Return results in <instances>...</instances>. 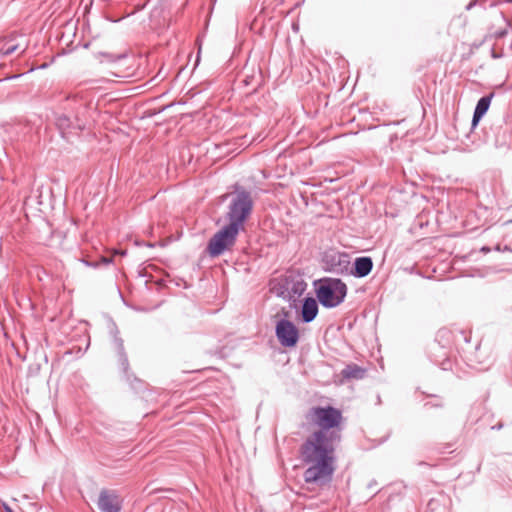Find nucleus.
Returning <instances> with one entry per match:
<instances>
[{
    "mask_svg": "<svg viewBox=\"0 0 512 512\" xmlns=\"http://www.w3.org/2000/svg\"><path fill=\"white\" fill-rule=\"evenodd\" d=\"M341 376L345 380H360L366 375V370L355 363L347 364L341 371Z\"/></svg>",
    "mask_w": 512,
    "mask_h": 512,
    "instance_id": "f3484780",
    "label": "nucleus"
},
{
    "mask_svg": "<svg viewBox=\"0 0 512 512\" xmlns=\"http://www.w3.org/2000/svg\"><path fill=\"white\" fill-rule=\"evenodd\" d=\"M425 406H431V407H442V404L441 403H430V402H427L425 404Z\"/></svg>",
    "mask_w": 512,
    "mask_h": 512,
    "instance_id": "a878e982",
    "label": "nucleus"
},
{
    "mask_svg": "<svg viewBox=\"0 0 512 512\" xmlns=\"http://www.w3.org/2000/svg\"><path fill=\"white\" fill-rule=\"evenodd\" d=\"M419 465H427L425 462H420Z\"/></svg>",
    "mask_w": 512,
    "mask_h": 512,
    "instance_id": "72a5a7b5",
    "label": "nucleus"
},
{
    "mask_svg": "<svg viewBox=\"0 0 512 512\" xmlns=\"http://www.w3.org/2000/svg\"><path fill=\"white\" fill-rule=\"evenodd\" d=\"M98 57L101 63L118 65L125 61L128 55L126 53L114 54L110 52H100Z\"/></svg>",
    "mask_w": 512,
    "mask_h": 512,
    "instance_id": "a211bd4d",
    "label": "nucleus"
},
{
    "mask_svg": "<svg viewBox=\"0 0 512 512\" xmlns=\"http://www.w3.org/2000/svg\"><path fill=\"white\" fill-rule=\"evenodd\" d=\"M376 481L375 480H371L368 485H367V488L368 489H372L375 485H376Z\"/></svg>",
    "mask_w": 512,
    "mask_h": 512,
    "instance_id": "bb28decb",
    "label": "nucleus"
},
{
    "mask_svg": "<svg viewBox=\"0 0 512 512\" xmlns=\"http://www.w3.org/2000/svg\"><path fill=\"white\" fill-rule=\"evenodd\" d=\"M373 266V260L370 256L356 257L353 262L350 261L348 275L355 278H364L371 273Z\"/></svg>",
    "mask_w": 512,
    "mask_h": 512,
    "instance_id": "4468645a",
    "label": "nucleus"
},
{
    "mask_svg": "<svg viewBox=\"0 0 512 512\" xmlns=\"http://www.w3.org/2000/svg\"><path fill=\"white\" fill-rule=\"evenodd\" d=\"M241 231L225 224L207 242L205 253L211 258H217L230 251L237 241Z\"/></svg>",
    "mask_w": 512,
    "mask_h": 512,
    "instance_id": "423d86ee",
    "label": "nucleus"
},
{
    "mask_svg": "<svg viewBox=\"0 0 512 512\" xmlns=\"http://www.w3.org/2000/svg\"><path fill=\"white\" fill-rule=\"evenodd\" d=\"M108 334L111 338L112 347L117 355L118 365L121 369L123 377L136 393H140L141 391L145 390V382L137 378L130 371V364L127 352L124 347V340L120 336V331L116 323L111 318L108 321Z\"/></svg>",
    "mask_w": 512,
    "mask_h": 512,
    "instance_id": "39448f33",
    "label": "nucleus"
},
{
    "mask_svg": "<svg viewBox=\"0 0 512 512\" xmlns=\"http://www.w3.org/2000/svg\"><path fill=\"white\" fill-rule=\"evenodd\" d=\"M63 109L65 113H69L70 115H74L78 110L79 117H81L82 112L85 110V105L78 94H70L65 99Z\"/></svg>",
    "mask_w": 512,
    "mask_h": 512,
    "instance_id": "dca6fc26",
    "label": "nucleus"
},
{
    "mask_svg": "<svg viewBox=\"0 0 512 512\" xmlns=\"http://www.w3.org/2000/svg\"><path fill=\"white\" fill-rule=\"evenodd\" d=\"M228 197L231 199L225 214L226 224L243 231L254 207L252 194L239 184H235L233 191L224 195V198Z\"/></svg>",
    "mask_w": 512,
    "mask_h": 512,
    "instance_id": "f03ea898",
    "label": "nucleus"
},
{
    "mask_svg": "<svg viewBox=\"0 0 512 512\" xmlns=\"http://www.w3.org/2000/svg\"><path fill=\"white\" fill-rule=\"evenodd\" d=\"M81 262L87 267H91V268L100 267V263L97 261H90V260L83 258V259H81Z\"/></svg>",
    "mask_w": 512,
    "mask_h": 512,
    "instance_id": "aec40b11",
    "label": "nucleus"
},
{
    "mask_svg": "<svg viewBox=\"0 0 512 512\" xmlns=\"http://www.w3.org/2000/svg\"><path fill=\"white\" fill-rule=\"evenodd\" d=\"M307 420L317 426L300 445L301 460L308 467L303 472L307 484L329 485L335 472L336 449L342 441V411L334 406H314Z\"/></svg>",
    "mask_w": 512,
    "mask_h": 512,
    "instance_id": "f257e3e1",
    "label": "nucleus"
},
{
    "mask_svg": "<svg viewBox=\"0 0 512 512\" xmlns=\"http://www.w3.org/2000/svg\"><path fill=\"white\" fill-rule=\"evenodd\" d=\"M503 20L507 22V25H509V22L507 21L506 17L503 16Z\"/></svg>",
    "mask_w": 512,
    "mask_h": 512,
    "instance_id": "2f4dec72",
    "label": "nucleus"
},
{
    "mask_svg": "<svg viewBox=\"0 0 512 512\" xmlns=\"http://www.w3.org/2000/svg\"><path fill=\"white\" fill-rule=\"evenodd\" d=\"M504 427V423L502 421H499L497 424L492 426L493 430H501Z\"/></svg>",
    "mask_w": 512,
    "mask_h": 512,
    "instance_id": "b1692460",
    "label": "nucleus"
},
{
    "mask_svg": "<svg viewBox=\"0 0 512 512\" xmlns=\"http://www.w3.org/2000/svg\"><path fill=\"white\" fill-rule=\"evenodd\" d=\"M307 289V283L303 274L299 271H287L284 275L276 278L272 284V292L279 298L287 300L291 309L298 310L297 299Z\"/></svg>",
    "mask_w": 512,
    "mask_h": 512,
    "instance_id": "7ed1b4c3",
    "label": "nucleus"
},
{
    "mask_svg": "<svg viewBox=\"0 0 512 512\" xmlns=\"http://www.w3.org/2000/svg\"><path fill=\"white\" fill-rule=\"evenodd\" d=\"M449 334L450 331L446 329L439 330L435 340L429 345L428 350L430 360L445 371L452 368V362L449 358L448 350L449 340L447 339L445 343H442L440 339H444Z\"/></svg>",
    "mask_w": 512,
    "mask_h": 512,
    "instance_id": "9d476101",
    "label": "nucleus"
},
{
    "mask_svg": "<svg viewBox=\"0 0 512 512\" xmlns=\"http://www.w3.org/2000/svg\"><path fill=\"white\" fill-rule=\"evenodd\" d=\"M461 335L465 341V346L461 347L459 353L466 365L476 371L488 370L493 360L490 356L483 354L480 342H477L475 346L472 347L468 336L464 332H462Z\"/></svg>",
    "mask_w": 512,
    "mask_h": 512,
    "instance_id": "6e6552de",
    "label": "nucleus"
},
{
    "mask_svg": "<svg viewBox=\"0 0 512 512\" xmlns=\"http://www.w3.org/2000/svg\"><path fill=\"white\" fill-rule=\"evenodd\" d=\"M495 249H496V250H498V251H500V247H499V245H497V246L495 247Z\"/></svg>",
    "mask_w": 512,
    "mask_h": 512,
    "instance_id": "473e14b6",
    "label": "nucleus"
},
{
    "mask_svg": "<svg viewBox=\"0 0 512 512\" xmlns=\"http://www.w3.org/2000/svg\"><path fill=\"white\" fill-rule=\"evenodd\" d=\"M4 509H5V512H14L13 509L11 507H9L8 505H5Z\"/></svg>",
    "mask_w": 512,
    "mask_h": 512,
    "instance_id": "c85d7f7f",
    "label": "nucleus"
},
{
    "mask_svg": "<svg viewBox=\"0 0 512 512\" xmlns=\"http://www.w3.org/2000/svg\"><path fill=\"white\" fill-rule=\"evenodd\" d=\"M55 125L63 136L65 133H70L73 130L83 131L85 129V123L82 118L79 117L78 110L74 115L65 112L58 114L55 118Z\"/></svg>",
    "mask_w": 512,
    "mask_h": 512,
    "instance_id": "f8f14e48",
    "label": "nucleus"
},
{
    "mask_svg": "<svg viewBox=\"0 0 512 512\" xmlns=\"http://www.w3.org/2000/svg\"><path fill=\"white\" fill-rule=\"evenodd\" d=\"M318 303L317 297L314 298L308 295L303 298L300 307L296 310L299 311V320L302 323H310L317 317L319 312Z\"/></svg>",
    "mask_w": 512,
    "mask_h": 512,
    "instance_id": "ddd939ff",
    "label": "nucleus"
},
{
    "mask_svg": "<svg viewBox=\"0 0 512 512\" xmlns=\"http://www.w3.org/2000/svg\"><path fill=\"white\" fill-rule=\"evenodd\" d=\"M495 96L494 92L482 96L476 103L474 108L472 120H471V131L476 129L482 118L486 115L491 105V101Z\"/></svg>",
    "mask_w": 512,
    "mask_h": 512,
    "instance_id": "2eb2a0df",
    "label": "nucleus"
},
{
    "mask_svg": "<svg viewBox=\"0 0 512 512\" xmlns=\"http://www.w3.org/2000/svg\"><path fill=\"white\" fill-rule=\"evenodd\" d=\"M480 0H472L470 1L467 6H466V10H471L473 7H475L478 3H479Z\"/></svg>",
    "mask_w": 512,
    "mask_h": 512,
    "instance_id": "5701e85b",
    "label": "nucleus"
},
{
    "mask_svg": "<svg viewBox=\"0 0 512 512\" xmlns=\"http://www.w3.org/2000/svg\"><path fill=\"white\" fill-rule=\"evenodd\" d=\"M100 263V265H109L111 263H113V258L112 257H107V256H101L100 259L97 261Z\"/></svg>",
    "mask_w": 512,
    "mask_h": 512,
    "instance_id": "4be33fe9",
    "label": "nucleus"
},
{
    "mask_svg": "<svg viewBox=\"0 0 512 512\" xmlns=\"http://www.w3.org/2000/svg\"><path fill=\"white\" fill-rule=\"evenodd\" d=\"M17 48H18V45L2 47V48H0V54L2 56H9V55L13 54L17 50Z\"/></svg>",
    "mask_w": 512,
    "mask_h": 512,
    "instance_id": "6ab92c4d",
    "label": "nucleus"
},
{
    "mask_svg": "<svg viewBox=\"0 0 512 512\" xmlns=\"http://www.w3.org/2000/svg\"><path fill=\"white\" fill-rule=\"evenodd\" d=\"M283 318L275 323V336L279 344L284 348H294L300 339V332L295 323L289 319L288 312L283 310Z\"/></svg>",
    "mask_w": 512,
    "mask_h": 512,
    "instance_id": "1a4fd4ad",
    "label": "nucleus"
},
{
    "mask_svg": "<svg viewBox=\"0 0 512 512\" xmlns=\"http://www.w3.org/2000/svg\"><path fill=\"white\" fill-rule=\"evenodd\" d=\"M351 255L336 248L326 249L321 253L322 269L331 274L347 276Z\"/></svg>",
    "mask_w": 512,
    "mask_h": 512,
    "instance_id": "0eeeda50",
    "label": "nucleus"
},
{
    "mask_svg": "<svg viewBox=\"0 0 512 512\" xmlns=\"http://www.w3.org/2000/svg\"><path fill=\"white\" fill-rule=\"evenodd\" d=\"M507 33H508L507 28H504V29L497 30V31L493 34V36H494V38H496V39H501V38H504V37L507 35Z\"/></svg>",
    "mask_w": 512,
    "mask_h": 512,
    "instance_id": "412c9836",
    "label": "nucleus"
},
{
    "mask_svg": "<svg viewBox=\"0 0 512 512\" xmlns=\"http://www.w3.org/2000/svg\"><path fill=\"white\" fill-rule=\"evenodd\" d=\"M481 251H482V252H484V253H487V252H489V251H490V248H489L488 246H483V247L481 248Z\"/></svg>",
    "mask_w": 512,
    "mask_h": 512,
    "instance_id": "cd10ccee",
    "label": "nucleus"
},
{
    "mask_svg": "<svg viewBox=\"0 0 512 512\" xmlns=\"http://www.w3.org/2000/svg\"><path fill=\"white\" fill-rule=\"evenodd\" d=\"M318 302L327 309H332L345 300L348 288L340 278L323 277L313 282Z\"/></svg>",
    "mask_w": 512,
    "mask_h": 512,
    "instance_id": "20e7f679",
    "label": "nucleus"
},
{
    "mask_svg": "<svg viewBox=\"0 0 512 512\" xmlns=\"http://www.w3.org/2000/svg\"><path fill=\"white\" fill-rule=\"evenodd\" d=\"M491 57L494 58V59H498V58L502 57V54H498L497 52H495L494 49H492L491 50Z\"/></svg>",
    "mask_w": 512,
    "mask_h": 512,
    "instance_id": "393cba45",
    "label": "nucleus"
},
{
    "mask_svg": "<svg viewBox=\"0 0 512 512\" xmlns=\"http://www.w3.org/2000/svg\"><path fill=\"white\" fill-rule=\"evenodd\" d=\"M96 504L100 512H121L123 499L117 490L103 488L99 492Z\"/></svg>",
    "mask_w": 512,
    "mask_h": 512,
    "instance_id": "9b49d317",
    "label": "nucleus"
},
{
    "mask_svg": "<svg viewBox=\"0 0 512 512\" xmlns=\"http://www.w3.org/2000/svg\"><path fill=\"white\" fill-rule=\"evenodd\" d=\"M199 61H200V52H198V54H197L195 65H198Z\"/></svg>",
    "mask_w": 512,
    "mask_h": 512,
    "instance_id": "c756f323",
    "label": "nucleus"
},
{
    "mask_svg": "<svg viewBox=\"0 0 512 512\" xmlns=\"http://www.w3.org/2000/svg\"><path fill=\"white\" fill-rule=\"evenodd\" d=\"M119 253H120V255H122V256L126 255V251H121V252H119Z\"/></svg>",
    "mask_w": 512,
    "mask_h": 512,
    "instance_id": "7c9ffc66",
    "label": "nucleus"
}]
</instances>
